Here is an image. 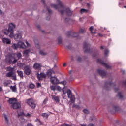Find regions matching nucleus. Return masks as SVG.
<instances>
[{
  "mask_svg": "<svg viewBox=\"0 0 126 126\" xmlns=\"http://www.w3.org/2000/svg\"><path fill=\"white\" fill-rule=\"evenodd\" d=\"M15 27H16V26L13 23H10L9 25V28L8 29H5L4 30V33L5 35H8V34L10 33V34L9 35L10 38H14L15 40L16 41H21L22 40V36L23 35V33L22 32L18 31L17 32V33L15 35L13 34V31L14 29H15Z\"/></svg>",
  "mask_w": 126,
  "mask_h": 126,
  "instance_id": "f257e3e1",
  "label": "nucleus"
},
{
  "mask_svg": "<svg viewBox=\"0 0 126 126\" xmlns=\"http://www.w3.org/2000/svg\"><path fill=\"white\" fill-rule=\"evenodd\" d=\"M57 3H59V5L53 4L51 5V6L56 9H58V11L60 12L61 15H63L64 13H65V11H66V8L62 4V2L60 0H57ZM59 5H60V7L61 8L60 10L59 9Z\"/></svg>",
  "mask_w": 126,
  "mask_h": 126,
  "instance_id": "f03ea898",
  "label": "nucleus"
},
{
  "mask_svg": "<svg viewBox=\"0 0 126 126\" xmlns=\"http://www.w3.org/2000/svg\"><path fill=\"white\" fill-rule=\"evenodd\" d=\"M18 60L14 59V57L11 55H8L6 57L5 62L7 64H15Z\"/></svg>",
  "mask_w": 126,
  "mask_h": 126,
  "instance_id": "7ed1b4c3",
  "label": "nucleus"
},
{
  "mask_svg": "<svg viewBox=\"0 0 126 126\" xmlns=\"http://www.w3.org/2000/svg\"><path fill=\"white\" fill-rule=\"evenodd\" d=\"M67 94L68 96V98L70 99L69 101V103L70 105H72V104H74L75 103V96L74 95L72 94V92H71V90L69 89H67Z\"/></svg>",
  "mask_w": 126,
  "mask_h": 126,
  "instance_id": "20e7f679",
  "label": "nucleus"
},
{
  "mask_svg": "<svg viewBox=\"0 0 126 126\" xmlns=\"http://www.w3.org/2000/svg\"><path fill=\"white\" fill-rule=\"evenodd\" d=\"M24 73L26 75H30L32 73V68L30 66L27 65L24 67Z\"/></svg>",
  "mask_w": 126,
  "mask_h": 126,
  "instance_id": "39448f33",
  "label": "nucleus"
},
{
  "mask_svg": "<svg viewBox=\"0 0 126 126\" xmlns=\"http://www.w3.org/2000/svg\"><path fill=\"white\" fill-rule=\"evenodd\" d=\"M27 103L32 109H35V108H36V104L34 102V100L31 98L27 100Z\"/></svg>",
  "mask_w": 126,
  "mask_h": 126,
  "instance_id": "423d86ee",
  "label": "nucleus"
},
{
  "mask_svg": "<svg viewBox=\"0 0 126 126\" xmlns=\"http://www.w3.org/2000/svg\"><path fill=\"white\" fill-rule=\"evenodd\" d=\"M6 76L7 77H10L12 78L13 80H15L16 79V74L14 72H9L6 73Z\"/></svg>",
  "mask_w": 126,
  "mask_h": 126,
  "instance_id": "0eeeda50",
  "label": "nucleus"
},
{
  "mask_svg": "<svg viewBox=\"0 0 126 126\" xmlns=\"http://www.w3.org/2000/svg\"><path fill=\"white\" fill-rule=\"evenodd\" d=\"M67 37H73L74 38H76V37H78V32H67Z\"/></svg>",
  "mask_w": 126,
  "mask_h": 126,
  "instance_id": "6e6552de",
  "label": "nucleus"
},
{
  "mask_svg": "<svg viewBox=\"0 0 126 126\" xmlns=\"http://www.w3.org/2000/svg\"><path fill=\"white\" fill-rule=\"evenodd\" d=\"M89 47H90V44L88 42H85L84 43L85 53H91L90 48Z\"/></svg>",
  "mask_w": 126,
  "mask_h": 126,
  "instance_id": "1a4fd4ad",
  "label": "nucleus"
},
{
  "mask_svg": "<svg viewBox=\"0 0 126 126\" xmlns=\"http://www.w3.org/2000/svg\"><path fill=\"white\" fill-rule=\"evenodd\" d=\"M33 68L37 71H40L42 69V65L40 63H35L33 65Z\"/></svg>",
  "mask_w": 126,
  "mask_h": 126,
  "instance_id": "9d476101",
  "label": "nucleus"
},
{
  "mask_svg": "<svg viewBox=\"0 0 126 126\" xmlns=\"http://www.w3.org/2000/svg\"><path fill=\"white\" fill-rule=\"evenodd\" d=\"M36 75L39 80H42L43 78H46L47 77V75L44 73H41L40 74L39 73H37Z\"/></svg>",
  "mask_w": 126,
  "mask_h": 126,
  "instance_id": "9b49d317",
  "label": "nucleus"
},
{
  "mask_svg": "<svg viewBox=\"0 0 126 126\" xmlns=\"http://www.w3.org/2000/svg\"><path fill=\"white\" fill-rule=\"evenodd\" d=\"M50 80L52 84H58V83H60V81L56 77H51Z\"/></svg>",
  "mask_w": 126,
  "mask_h": 126,
  "instance_id": "f8f14e48",
  "label": "nucleus"
},
{
  "mask_svg": "<svg viewBox=\"0 0 126 126\" xmlns=\"http://www.w3.org/2000/svg\"><path fill=\"white\" fill-rule=\"evenodd\" d=\"M12 108L15 110H17V109L21 108V104L19 102H16L15 103L12 105Z\"/></svg>",
  "mask_w": 126,
  "mask_h": 126,
  "instance_id": "ddd939ff",
  "label": "nucleus"
},
{
  "mask_svg": "<svg viewBox=\"0 0 126 126\" xmlns=\"http://www.w3.org/2000/svg\"><path fill=\"white\" fill-rule=\"evenodd\" d=\"M98 62H99V63H101V64L103 66H105V67H106V68H107L108 69H111V66L108 65V64L103 62V61H102V60L101 59H98Z\"/></svg>",
  "mask_w": 126,
  "mask_h": 126,
  "instance_id": "4468645a",
  "label": "nucleus"
},
{
  "mask_svg": "<svg viewBox=\"0 0 126 126\" xmlns=\"http://www.w3.org/2000/svg\"><path fill=\"white\" fill-rule=\"evenodd\" d=\"M97 71L99 74H100V75H101V76L102 77H104L107 75V72L105 71V70L98 69Z\"/></svg>",
  "mask_w": 126,
  "mask_h": 126,
  "instance_id": "2eb2a0df",
  "label": "nucleus"
},
{
  "mask_svg": "<svg viewBox=\"0 0 126 126\" xmlns=\"http://www.w3.org/2000/svg\"><path fill=\"white\" fill-rule=\"evenodd\" d=\"M113 83L112 82H106L105 83V88L107 90H110V87L112 86V85Z\"/></svg>",
  "mask_w": 126,
  "mask_h": 126,
  "instance_id": "dca6fc26",
  "label": "nucleus"
},
{
  "mask_svg": "<svg viewBox=\"0 0 126 126\" xmlns=\"http://www.w3.org/2000/svg\"><path fill=\"white\" fill-rule=\"evenodd\" d=\"M17 102V99L15 98H9L8 100V102L11 104V105H13L14 103Z\"/></svg>",
  "mask_w": 126,
  "mask_h": 126,
  "instance_id": "f3484780",
  "label": "nucleus"
},
{
  "mask_svg": "<svg viewBox=\"0 0 126 126\" xmlns=\"http://www.w3.org/2000/svg\"><path fill=\"white\" fill-rule=\"evenodd\" d=\"M18 45L20 49H26V45L23 42L19 41Z\"/></svg>",
  "mask_w": 126,
  "mask_h": 126,
  "instance_id": "a211bd4d",
  "label": "nucleus"
},
{
  "mask_svg": "<svg viewBox=\"0 0 126 126\" xmlns=\"http://www.w3.org/2000/svg\"><path fill=\"white\" fill-rule=\"evenodd\" d=\"M2 41L4 44H9L11 43L10 39L6 38H3L2 39Z\"/></svg>",
  "mask_w": 126,
  "mask_h": 126,
  "instance_id": "6ab92c4d",
  "label": "nucleus"
},
{
  "mask_svg": "<svg viewBox=\"0 0 126 126\" xmlns=\"http://www.w3.org/2000/svg\"><path fill=\"white\" fill-rule=\"evenodd\" d=\"M66 13L68 16H71V15H72V12L70 10L69 8H66Z\"/></svg>",
  "mask_w": 126,
  "mask_h": 126,
  "instance_id": "aec40b11",
  "label": "nucleus"
},
{
  "mask_svg": "<svg viewBox=\"0 0 126 126\" xmlns=\"http://www.w3.org/2000/svg\"><path fill=\"white\" fill-rule=\"evenodd\" d=\"M52 99L56 103H59V102H60V99H59V97L56 96L55 95H52Z\"/></svg>",
  "mask_w": 126,
  "mask_h": 126,
  "instance_id": "412c9836",
  "label": "nucleus"
},
{
  "mask_svg": "<svg viewBox=\"0 0 126 126\" xmlns=\"http://www.w3.org/2000/svg\"><path fill=\"white\" fill-rule=\"evenodd\" d=\"M88 11H89V10L82 8L80 9V13H81V14H83V13H87Z\"/></svg>",
  "mask_w": 126,
  "mask_h": 126,
  "instance_id": "4be33fe9",
  "label": "nucleus"
},
{
  "mask_svg": "<svg viewBox=\"0 0 126 126\" xmlns=\"http://www.w3.org/2000/svg\"><path fill=\"white\" fill-rule=\"evenodd\" d=\"M17 72L21 78H23V72L22 71L17 70Z\"/></svg>",
  "mask_w": 126,
  "mask_h": 126,
  "instance_id": "5701e85b",
  "label": "nucleus"
},
{
  "mask_svg": "<svg viewBox=\"0 0 126 126\" xmlns=\"http://www.w3.org/2000/svg\"><path fill=\"white\" fill-rule=\"evenodd\" d=\"M10 89H11L12 91L13 92H16L17 91V88H16V85H15L14 86H11L10 87Z\"/></svg>",
  "mask_w": 126,
  "mask_h": 126,
  "instance_id": "b1692460",
  "label": "nucleus"
},
{
  "mask_svg": "<svg viewBox=\"0 0 126 126\" xmlns=\"http://www.w3.org/2000/svg\"><path fill=\"white\" fill-rule=\"evenodd\" d=\"M12 48L13 49H14V50H17V49H18V48H19V46L18 45V44H13L12 45Z\"/></svg>",
  "mask_w": 126,
  "mask_h": 126,
  "instance_id": "393cba45",
  "label": "nucleus"
},
{
  "mask_svg": "<svg viewBox=\"0 0 126 126\" xmlns=\"http://www.w3.org/2000/svg\"><path fill=\"white\" fill-rule=\"evenodd\" d=\"M29 53H30V49L25 50L23 52V54H24V55L26 57V56H27V55H28V54H29Z\"/></svg>",
  "mask_w": 126,
  "mask_h": 126,
  "instance_id": "a878e982",
  "label": "nucleus"
},
{
  "mask_svg": "<svg viewBox=\"0 0 126 126\" xmlns=\"http://www.w3.org/2000/svg\"><path fill=\"white\" fill-rule=\"evenodd\" d=\"M58 43L59 45H61V44H62V43H63V38H62V37L59 36L58 37Z\"/></svg>",
  "mask_w": 126,
  "mask_h": 126,
  "instance_id": "bb28decb",
  "label": "nucleus"
},
{
  "mask_svg": "<svg viewBox=\"0 0 126 126\" xmlns=\"http://www.w3.org/2000/svg\"><path fill=\"white\" fill-rule=\"evenodd\" d=\"M83 112L84 114H86V115H89L90 113V111H89V110L86 109H83Z\"/></svg>",
  "mask_w": 126,
  "mask_h": 126,
  "instance_id": "cd10ccee",
  "label": "nucleus"
},
{
  "mask_svg": "<svg viewBox=\"0 0 126 126\" xmlns=\"http://www.w3.org/2000/svg\"><path fill=\"white\" fill-rule=\"evenodd\" d=\"M41 116L45 119H48V117H49V114L47 113H42Z\"/></svg>",
  "mask_w": 126,
  "mask_h": 126,
  "instance_id": "c85d7f7f",
  "label": "nucleus"
},
{
  "mask_svg": "<svg viewBox=\"0 0 126 126\" xmlns=\"http://www.w3.org/2000/svg\"><path fill=\"white\" fill-rule=\"evenodd\" d=\"M53 72H54V71L52 70H50L47 72V75H48V76H52V74H53Z\"/></svg>",
  "mask_w": 126,
  "mask_h": 126,
  "instance_id": "c756f323",
  "label": "nucleus"
},
{
  "mask_svg": "<svg viewBox=\"0 0 126 126\" xmlns=\"http://www.w3.org/2000/svg\"><path fill=\"white\" fill-rule=\"evenodd\" d=\"M78 34H83V33H85V30L83 29H81L79 30V32H78Z\"/></svg>",
  "mask_w": 126,
  "mask_h": 126,
  "instance_id": "7c9ffc66",
  "label": "nucleus"
},
{
  "mask_svg": "<svg viewBox=\"0 0 126 126\" xmlns=\"http://www.w3.org/2000/svg\"><path fill=\"white\" fill-rule=\"evenodd\" d=\"M4 118L5 119V121L6 124H7V125H9L8 118H7V116H6V115H5V114H4Z\"/></svg>",
  "mask_w": 126,
  "mask_h": 126,
  "instance_id": "2f4dec72",
  "label": "nucleus"
},
{
  "mask_svg": "<svg viewBox=\"0 0 126 126\" xmlns=\"http://www.w3.org/2000/svg\"><path fill=\"white\" fill-rule=\"evenodd\" d=\"M29 87L31 88V89H33V88H35V85L33 83H31L29 85Z\"/></svg>",
  "mask_w": 126,
  "mask_h": 126,
  "instance_id": "473e14b6",
  "label": "nucleus"
},
{
  "mask_svg": "<svg viewBox=\"0 0 126 126\" xmlns=\"http://www.w3.org/2000/svg\"><path fill=\"white\" fill-rule=\"evenodd\" d=\"M40 55H41V56H46L47 55V53H45L43 50H40L39 51Z\"/></svg>",
  "mask_w": 126,
  "mask_h": 126,
  "instance_id": "72a5a7b5",
  "label": "nucleus"
},
{
  "mask_svg": "<svg viewBox=\"0 0 126 126\" xmlns=\"http://www.w3.org/2000/svg\"><path fill=\"white\" fill-rule=\"evenodd\" d=\"M90 121L91 122H92L93 121L94 122H95V121H97V119H96V117L93 116V117H91L90 119Z\"/></svg>",
  "mask_w": 126,
  "mask_h": 126,
  "instance_id": "f704fd0d",
  "label": "nucleus"
},
{
  "mask_svg": "<svg viewBox=\"0 0 126 126\" xmlns=\"http://www.w3.org/2000/svg\"><path fill=\"white\" fill-rule=\"evenodd\" d=\"M7 69L10 72H13L14 71V68H12L11 67H8L7 68Z\"/></svg>",
  "mask_w": 126,
  "mask_h": 126,
  "instance_id": "c9c22d12",
  "label": "nucleus"
},
{
  "mask_svg": "<svg viewBox=\"0 0 126 126\" xmlns=\"http://www.w3.org/2000/svg\"><path fill=\"white\" fill-rule=\"evenodd\" d=\"M63 94H65L66 93H67V89H66V88L65 87L63 88Z\"/></svg>",
  "mask_w": 126,
  "mask_h": 126,
  "instance_id": "e433bc0d",
  "label": "nucleus"
},
{
  "mask_svg": "<svg viewBox=\"0 0 126 126\" xmlns=\"http://www.w3.org/2000/svg\"><path fill=\"white\" fill-rule=\"evenodd\" d=\"M18 65L19 66V67H24V63H18Z\"/></svg>",
  "mask_w": 126,
  "mask_h": 126,
  "instance_id": "4c0bfd02",
  "label": "nucleus"
},
{
  "mask_svg": "<svg viewBox=\"0 0 126 126\" xmlns=\"http://www.w3.org/2000/svg\"><path fill=\"white\" fill-rule=\"evenodd\" d=\"M22 56V55H21V53H18V54H17V57L18 58V60L21 59Z\"/></svg>",
  "mask_w": 126,
  "mask_h": 126,
  "instance_id": "58836bf2",
  "label": "nucleus"
},
{
  "mask_svg": "<svg viewBox=\"0 0 126 126\" xmlns=\"http://www.w3.org/2000/svg\"><path fill=\"white\" fill-rule=\"evenodd\" d=\"M104 54H105V56H107V55H108V54H109V50H108V49L106 48L105 49Z\"/></svg>",
  "mask_w": 126,
  "mask_h": 126,
  "instance_id": "ea45409f",
  "label": "nucleus"
},
{
  "mask_svg": "<svg viewBox=\"0 0 126 126\" xmlns=\"http://www.w3.org/2000/svg\"><path fill=\"white\" fill-rule=\"evenodd\" d=\"M73 107L74 108H76V109H77L78 110H79V109H80V106H79V105L74 104Z\"/></svg>",
  "mask_w": 126,
  "mask_h": 126,
  "instance_id": "a19ab883",
  "label": "nucleus"
},
{
  "mask_svg": "<svg viewBox=\"0 0 126 126\" xmlns=\"http://www.w3.org/2000/svg\"><path fill=\"white\" fill-rule=\"evenodd\" d=\"M113 109L115 111H119V107L117 106H113Z\"/></svg>",
  "mask_w": 126,
  "mask_h": 126,
  "instance_id": "79ce46f5",
  "label": "nucleus"
},
{
  "mask_svg": "<svg viewBox=\"0 0 126 126\" xmlns=\"http://www.w3.org/2000/svg\"><path fill=\"white\" fill-rule=\"evenodd\" d=\"M118 96H119L120 99L123 98V94L121 93H118Z\"/></svg>",
  "mask_w": 126,
  "mask_h": 126,
  "instance_id": "37998d69",
  "label": "nucleus"
},
{
  "mask_svg": "<svg viewBox=\"0 0 126 126\" xmlns=\"http://www.w3.org/2000/svg\"><path fill=\"white\" fill-rule=\"evenodd\" d=\"M61 84H63V85H66V82L65 81H63L60 82Z\"/></svg>",
  "mask_w": 126,
  "mask_h": 126,
  "instance_id": "c03bdc74",
  "label": "nucleus"
},
{
  "mask_svg": "<svg viewBox=\"0 0 126 126\" xmlns=\"http://www.w3.org/2000/svg\"><path fill=\"white\" fill-rule=\"evenodd\" d=\"M20 121H21V123H24L25 122V119H23V117H21L20 118Z\"/></svg>",
  "mask_w": 126,
  "mask_h": 126,
  "instance_id": "a18cd8bd",
  "label": "nucleus"
},
{
  "mask_svg": "<svg viewBox=\"0 0 126 126\" xmlns=\"http://www.w3.org/2000/svg\"><path fill=\"white\" fill-rule=\"evenodd\" d=\"M18 116L20 117L21 116H23L24 115V113H23V112H20V113L18 112Z\"/></svg>",
  "mask_w": 126,
  "mask_h": 126,
  "instance_id": "49530a36",
  "label": "nucleus"
},
{
  "mask_svg": "<svg viewBox=\"0 0 126 126\" xmlns=\"http://www.w3.org/2000/svg\"><path fill=\"white\" fill-rule=\"evenodd\" d=\"M61 126H72L70 124H65V123H64V124H62Z\"/></svg>",
  "mask_w": 126,
  "mask_h": 126,
  "instance_id": "de8ad7c7",
  "label": "nucleus"
},
{
  "mask_svg": "<svg viewBox=\"0 0 126 126\" xmlns=\"http://www.w3.org/2000/svg\"><path fill=\"white\" fill-rule=\"evenodd\" d=\"M50 88H51V90H53V91H55V90H56V87L54 86H51L50 87Z\"/></svg>",
  "mask_w": 126,
  "mask_h": 126,
  "instance_id": "09e8293b",
  "label": "nucleus"
},
{
  "mask_svg": "<svg viewBox=\"0 0 126 126\" xmlns=\"http://www.w3.org/2000/svg\"><path fill=\"white\" fill-rule=\"evenodd\" d=\"M35 47L37 48V49H40V44L38 43H36Z\"/></svg>",
  "mask_w": 126,
  "mask_h": 126,
  "instance_id": "8fccbe9b",
  "label": "nucleus"
},
{
  "mask_svg": "<svg viewBox=\"0 0 126 126\" xmlns=\"http://www.w3.org/2000/svg\"><path fill=\"white\" fill-rule=\"evenodd\" d=\"M65 47L66 49H68V50H70V49H71V45L65 46Z\"/></svg>",
  "mask_w": 126,
  "mask_h": 126,
  "instance_id": "3c124183",
  "label": "nucleus"
},
{
  "mask_svg": "<svg viewBox=\"0 0 126 126\" xmlns=\"http://www.w3.org/2000/svg\"><path fill=\"white\" fill-rule=\"evenodd\" d=\"M77 62H81V58L80 57H78L77 58Z\"/></svg>",
  "mask_w": 126,
  "mask_h": 126,
  "instance_id": "603ef678",
  "label": "nucleus"
},
{
  "mask_svg": "<svg viewBox=\"0 0 126 126\" xmlns=\"http://www.w3.org/2000/svg\"><path fill=\"white\" fill-rule=\"evenodd\" d=\"M93 29H94V28H93V26H91L89 28V30L91 32V33H92V30H93Z\"/></svg>",
  "mask_w": 126,
  "mask_h": 126,
  "instance_id": "864d4df0",
  "label": "nucleus"
},
{
  "mask_svg": "<svg viewBox=\"0 0 126 126\" xmlns=\"http://www.w3.org/2000/svg\"><path fill=\"white\" fill-rule=\"evenodd\" d=\"M36 26L38 29H39V30H41V26L39 24H36Z\"/></svg>",
  "mask_w": 126,
  "mask_h": 126,
  "instance_id": "5fc2aeb1",
  "label": "nucleus"
},
{
  "mask_svg": "<svg viewBox=\"0 0 126 126\" xmlns=\"http://www.w3.org/2000/svg\"><path fill=\"white\" fill-rule=\"evenodd\" d=\"M35 121L39 123V125H42V122H41V121L40 120V119H36Z\"/></svg>",
  "mask_w": 126,
  "mask_h": 126,
  "instance_id": "6e6d98bb",
  "label": "nucleus"
},
{
  "mask_svg": "<svg viewBox=\"0 0 126 126\" xmlns=\"http://www.w3.org/2000/svg\"><path fill=\"white\" fill-rule=\"evenodd\" d=\"M36 84H37V88H39V87H41V83H37Z\"/></svg>",
  "mask_w": 126,
  "mask_h": 126,
  "instance_id": "4d7b16f0",
  "label": "nucleus"
},
{
  "mask_svg": "<svg viewBox=\"0 0 126 126\" xmlns=\"http://www.w3.org/2000/svg\"><path fill=\"white\" fill-rule=\"evenodd\" d=\"M47 101H48V99H44V100L43 102V104H46Z\"/></svg>",
  "mask_w": 126,
  "mask_h": 126,
  "instance_id": "13d9d810",
  "label": "nucleus"
},
{
  "mask_svg": "<svg viewBox=\"0 0 126 126\" xmlns=\"http://www.w3.org/2000/svg\"><path fill=\"white\" fill-rule=\"evenodd\" d=\"M26 117H27V118H30V117H31V114L27 113V114L26 115Z\"/></svg>",
  "mask_w": 126,
  "mask_h": 126,
  "instance_id": "bf43d9fd",
  "label": "nucleus"
},
{
  "mask_svg": "<svg viewBox=\"0 0 126 126\" xmlns=\"http://www.w3.org/2000/svg\"><path fill=\"white\" fill-rule=\"evenodd\" d=\"M47 10H48L49 13H52V10H51V9H50V8H47Z\"/></svg>",
  "mask_w": 126,
  "mask_h": 126,
  "instance_id": "052dcab7",
  "label": "nucleus"
},
{
  "mask_svg": "<svg viewBox=\"0 0 126 126\" xmlns=\"http://www.w3.org/2000/svg\"><path fill=\"white\" fill-rule=\"evenodd\" d=\"M34 43H35V44H38V43H39V41H38L37 39H35V40H34Z\"/></svg>",
  "mask_w": 126,
  "mask_h": 126,
  "instance_id": "680f3d73",
  "label": "nucleus"
},
{
  "mask_svg": "<svg viewBox=\"0 0 126 126\" xmlns=\"http://www.w3.org/2000/svg\"><path fill=\"white\" fill-rule=\"evenodd\" d=\"M4 85L5 86H7V85H8V83L6 82H5L4 83Z\"/></svg>",
  "mask_w": 126,
  "mask_h": 126,
  "instance_id": "e2e57ef3",
  "label": "nucleus"
},
{
  "mask_svg": "<svg viewBox=\"0 0 126 126\" xmlns=\"http://www.w3.org/2000/svg\"><path fill=\"white\" fill-rule=\"evenodd\" d=\"M50 18H51V16H48L47 17L46 20H50Z\"/></svg>",
  "mask_w": 126,
  "mask_h": 126,
  "instance_id": "0e129e2a",
  "label": "nucleus"
},
{
  "mask_svg": "<svg viewBox=\"0 0 126 126\" xmlns=\"http://www.w3.org/2000/svg\"><path fill=\"white\" fill-rule=\"evenodd\" d=\"M27 126H34L30 123H28Z\"/></svg>",
  "mask_w": 126,
  "mask_h": 126,
  "instance_id": "69168bd1",
  "label": "nucleus"
},
{
  "mask_svg": "<svg viewBox=\"0 0 126 126\" xmlns=\"http://www.w3.org/2000/svg\"><path fill=\"white\" fill-rule=\"evenodd\" d=\"M80 125L81 126H87V125L86 124H80Z\"/></svg>",
  "mask_w": 126,
  "mask_h": 126,
  "instance_id": "338daca9",
  "label": "nucleus"
},
{
  "mask_svg": "<svg viewBox=\"0 0 126 126\" xmlns=\"http://www.w3.org/2000/svg\"><path fill=\"white\" fill-rule=\"evenodd\" d=\"M123 85H124L125 86H126V80L123 82Z\"/></svg>",
  "mask_w": 126,
  "mask_h": 126,
  "instance_id": "774afa93",
  "label": "nucleus"
}]
</instances>
